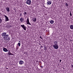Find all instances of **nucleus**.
<instances>
[{"mask_svg": "<svg viewBox=\"0 0 73 73\" xmlns=\"http://www.w3.org/2000/svg\"><path fill=\"white\" fill-rule=\"evenodd\" d=\"M52 46L55 49H57L59 48L58 45L57 44V42L56 41H54V44L52 45Z\"/></svg>", "mask_w": 73, "mask_h": 73, "instance_id": "obj_1", "label": "nucleus"}, {"mask_svg": "<svg viewBox=\"0 0 73 73\" xmlns=\"http://www.w3.org/2000/svg\"><path fill=\"white\" fill-rule=\"evenodd\" d=\"M4 38L5 40H8V41H9V40H10V37H9V35H8L7 34L6 36L4 37Z\"/></svg>", "mask_w": 73, "mask_h": 73, "instance_id": "obj_2", "label": "nucleus"}, {"mask_svg": "<svg viewBox=\"0 0 73 73\" xmlns=\"http://www.w3.org/2000/svg\"><path fill=\"white\" fill-rule=\"evenodd\" d=\"M20 21L21 23H25V21L24 20V19L23 17H22L20 18Z\"/></svg>", "mask_w": 73, "mask_h": 73, "instance_id": "obj_3", "label": "nucleus"}, {"mask_svg": "<svg viewBox=\"0 0 73 73\" xmlns=\"http://www.w3.org/2000/svg\"><path fill=\"white\" fill-rule=\"evenodd\" d=\"M26 3L27 4H28L29 5L31 4V0H27Z\"/></svg>", "mask_w": 73, "mask_h": 73, "instance_id": "obj_4", "label": "nucleus"}, {"mask_svg": "<svg viewBox=\"0 0 73 73\" xmlns=\"http://www.w3.org/2000/svg\"><path fill=\"white\" fill-rule=\"evenodd\" d=\"M27 24L31 25V24L29 22V18H28L27 19Z\"/></svg>", "mask_w": 73, "mask_h": 73, "instance_id": "obj_5", "label": "nucleus"}, {"mask_svg": "<svg viewBox=\"0 0 73 73\" xmlns=\"http://www.w3.org/2000/svg\"><path fill=\"white\" fill-rule=\"evenodd\" d=\"M21 26L22 27L23 29L25 30V31H26V28H27L26 26H25L24 25H21Z\"/></svg>", "mask_w": 73, "mask_h": 73, "instance_id": "obj_6", "label": "nucleus"}, {"mask_svg": "<svg viewBox=\"0 0 73 73\" xmlns=\"http://www.w3.org/2000/svg\"><path fill=\"white\" fill-rule=\"evenodd\" d=\"M4 16L5 17V20H6L5 21H9V19L7 16L6 15H4Z\"/></svg>", "mask_w": 73, "mask_h": 73, "instance_id": "obj_7", "label": "nucleus"}, {"mask_svg": "<svg viewBox=\"0 0 73 73\" xmlns=\"http://www.w3.org/2000/svg\"><path fill=\"white\" fill-rule=\"evenodd\" d=\"M7 33H4L2 34V36H4V37H6V36H7Z\"/></svg>", "mask_w": 73, "mask_h": 73, "instance_id": "obj_8", "label": "nucleus"}, {"mask_svg": "<svg viewBox=\"0 0 73 73\" xmlns=\"http://www.w3.org/2000/svg\"><path fill=\"white\" fill-rule=\"evenodd\" d=\"M19 63L20 65H22V64H24V61H23V60H20Z\"/></svg>", "mask_w": 73, "mask_h": 73, "instance_id": "obj_9", "label": "nucleus"}, {"mask_svg": "<svg viewBox=\"0 0 73 73\" xmlns=\"http://www.w3.org/2000/svg\"><path fill=\"white\" fill-rule=\"evenodd\" d=\"M3 50L4 51V52H8V50H7V49L4 47L3 48Z\"/></svg>", "mask_w": 73, "mask_h": 73, "instance_id": "obj_10", "label": "nucleus"}, {"mask_svg": "<svg viewBox=\"0 0 73 73\" xmlns=\"http://www.w3.org/2000/svg\"><path fill=\"white\" fill-rule=\"evenodd\" d=\"M47 4H48V5H50L52 4V1H49L47 2Z\"/></svg>", "mask_w": 73, "mask_h": 73, "instance_id": "obj_11", "label": "nucleus"}, {"mask_svg": "<svg viewBox=\"0 0 73 73\" xmlns=\"http://www.w3.org/2000/svg\"><path fill=\"white\" fill-rule=\"evenodd\" d=\"M32 20L33 21H34V22H36V18H33L32 19Z\"/></svg>", "mask_w": 73, "mask_h": 73, "instance_id": "obj_12", "label": "nucleus"}, {"mask_svg": "<svg viewBox=\"0 0 73 73\" xmlns=\"http://www.w3.org/2000/svg\"><path fill=\"white\" fill-rule=\"evenodd\" d=\"M6 10L7 11V12H9L10 11L9 10V7H6Z\"/></svg>", "mask_w": 73, "mask_h": 73, "instance_id": "obj_13", "label": "nucleus"}, {"mask_svg": "<svg viewBox=\"0 0 73 73\" xmlns=\"http://www.w3.org/2000/svg\"><path fill=\"white\" fill-rule=\"evenodd\" d=\"M65 5L66 7H67V8H68V7L69 6V5H68V4L67 3H65Z\"/></svg>", "mask_w": 73, "mask_h": 73, "instance_id": "obj_14", "label": "nucleus"}, {"mask_svg": "<svg viewBox=\"0 0 73 73\" xmlns=\"http://www.w3.org/2000/svg\"><path fill=\"white\" fill-rule=\"evenodd\" d=\"M54 21H53V20H51L50 21V23L51 24H53L54 23Z\"/></svg>", "mask_w": 73, "mask_h": 73, "instance_id": "obj_15", "label": "nucleus"}, {"mask_svg": "<svg viewBox=\"0 0 73 73\" xmlns=\"http://www.w3.org/2000/svg\"><path fill=\"white\" fill-rule=\"evenodd\" d=\"M70 29H73V25H70Z\"/></svg>", "mask_w": 73, "mask_h": 73, "instance_id": "obj_16", "label": "nucleus"}, {"mask_svg": "<svg viewBox=\"0 0 73 73\" xmlns=\"http://www.w3.org/2000/svg\"><path fill=\"white\" fill-rule=\"evenodd\" d=\"M12 54V53H11V52H10V51L9 50V52L8 53V54L9 55H11V54Z\"/></svg>", "mask_w": 73, "mask_h": 73, "instance_id": "obj_17", "label": "nucleus"}, {"mask_svg": "<svg viewBox=\"0 0 73 73\" xmlns=\"http://www.w3.org/2000/svg\"><path fill=\"white\" fill-rule=\"evenodd\" d=\"M21 45V44H20V42L18 43V45L19 46H20Z\"/></svg>", "mask_w": 73, "mask_h": 73, "instance_id": "obj_18", "label": "nucleus"}, {"mask_svg": "<svg viewBox=\"0 0 73 73\" xmlns=\"http://www.w3.org/2000/svg\"><path fill=\"white\" fill-rule=\"evenodd\" d=\"M47 49V48H46V46H45L44 47V50H46Z\"/></svg>", "mask_w": 73, "mask_h": 73, "instance_id": "obj_19", "label": "nucleus"}, {"mask_svg": "<svg viewBox=\"0 0 73 73\" xmlns=\"http://www.w3.org/2000/svg\"><path fill=\"white\" fill-rule=\"evenodd\" d=\"M24 14L25 15H27V12L25 11L24 13Z\"/></svg>", "mask_w": 73, "mask_h": 73, "instance_id": "obj_20", "label": "nucleus"}, {"mask_svg": "<svg viewBox=\"0 0 73 73\" xmlns=\"http://www.w3.org/2000/svg\"><path fill=\"white\" fill-rule=\"evenodd\" d=\"M70 16H72V13H71V11H70Z\"/></svg>", "mask_w": 73, "mask_h": 73, "instance_id": "obj_21", "label": "nucleus"}, {"mask_svg": "<svg viewBox=\"0 0 73 73\" xmlns=\"http://www.w3.org/2000/svg\"><path fill=\"white\" fill-rule=\"evenodd\" d=\"M20 16L21 17V16H22V13H21L20 15Z\"/></svg>", "mask_w": 73, "mask_h": 73, "instance_id": "obj_22", "label": "nucleus"}, {"mask_svg": "<svg viewBox=\"0 0 73 73\" xmlns=\"http://www.w3.org/2000/svg\"><path fill=\"white\" fill-rule=\"evenodd\" d=\"M53 4H52V7H52L53 8Z\"/></svg>", "mask_w": 73, "mask_h": 73, "instance_id": "obj_23", "label": "nucleus"}, {"mask_svg": "<svg viewBox=\"0 0 73 73\" xmlns=\"http://www.w3.org/2000/svg\"><path fill=\"white\" fill-rule=\"evenodd\" d=\"M71 66H72V68H73V65H71Z\"/></svg>", "mask_w": 73, "mask_h": 73, "instance_id": "obj_24", "label": "nucleus"}, {"mask_svg": "<svg viewBox=\"0 0 73 73\" xmlns=\"http://www.w3.org/2000/svg\"><path fill=\"white\" fill-rule=\"evenodd\" d=\"M40 38H41V39H42V37H41V36H40Z\"/></svg>", "mask_w": 73, "mask_h": 73, "instance_id": "obj_25", "label": "nucleus"}, {"mask_svg": "<svg viewBox=\"0 0 73 73\" xmlns=\"http://www.w3.org/2000/svg\"><path fill=\"white\" fill-rule=\"evenodd\" d=\"M11 55H12L13 56V55H14V54L11 53Z\"/></svg>", "mask_w": 73, "mask_h": 73, "instance_id": "obj_26", "label": "nucleus"}, {"mask_svg": "<svg viewBox=\"0 0 73 73\" xmlns=\"http://www.w3.org/2000/svg\"><path fill=\"white\" fill-rule=\"evenodd\" d=\"M61 60H60V63L61 62Z\"/></svg>", "mask_w": 73, "mask_h": 73, "instance_id": "obj_27", "label": "nucleus"}, {"mask_svg": "<svg viewBox=\"0 0 73 73\" xmlns=\"http://www.w3.org/2000/svg\"><path fill=\"white\" fill-rule=\"evenodd\" d=\"M38 62V60H37L36 61V63L37 64V62Z\"/></svg>", "mask_w": 73, "mask_h": 73, "instance_id": "obj_28", "label": "nucleus"}, {"mask_svg": "<svg viewBox=\"0 0 73 73\" xmlns=\"http://www.w3.org/2000/svg\"><path fill=\"white\" fill-rule=\"evenodd\" d=\"M40 68H43V66H40Z\"/></svg>", "mask_w": 73, "mask_h": 73, "instance_id": "obj_29", "label": "nucleus"}, {"mask_svg": "<svg viewBox=\"0 0 73 73\" xmlns=\"http://www.w3.org/2000/svg\"><path fill=\"white\" fill-rule=\"evenodd\" d=\"M13 9H14V10H16V8H14Z\"/></svg>", "mask_w": 73, "mask_h": 73, "instance_id": "obj_30", "label": "nucleus"}, {"mask_svg": "<svg viewBox=\"0 0 73 73\" xmlns=\"http://www.w3.org/2000/svg\"><path fill=\"white\" fill-rule=\"evenodd\" d=\"M44 7H45V8H46V7H45V6L44 5L43 6Z\"/></svg>", "mask_w": 73, "mask_h": 73, "instance_id": "obj_31", "label": "nucleus"}, {"mask_svg": "<svg viewBox=\"0 0 73 73\" xmlns=\"http://www.w3.org/2000/svg\"><path fill=\"white\" fill-rule=\"evenodd\" d=\"M26 54H27V52H26Z\"/></svg>", "mask_w": 73, "mask_h": 73, "instance_id": "obj_32", "label": "nucleus"}, {"mask_svg": "<svg viewBox=\"0 0 73 73\" xmlns=\"http://www.w3.org/2000/svg\"><path fill=\"white\" fill-rule=\"evenodd\" d=\"M19 42H21V41H19Z\"/></svg>", "mask_w": 73, "mask_h": 73, "instance_id": "obj_33", "label": "nucleus"}, {"mask_svg": "<svg viewBox=\"0 0 73 73\" xmlns=\"http://www.w3.org/2000/svg\"><path fill=\"white\" fill-rule=\"evenodd\" d=\"M22 48V49H23H23H24V48H23H23Z\"/></svg>", "mask_w": 73, "mask_h": 73, "instance_id": "obj_34", "label": "nucleus"}, {"mask_svg": "<svg viewBox=\"0 0 73 73\" xmlns=\"http://www.w3.org/2000/svg\"><path fill=\"white\" fill-rule=\"evenodd\" d=\"M41 48H42V46H41Z\"/></svg>", "mask_w": 73, "mask_h": 73, "instance_id": "obj_35", "label": "nucleus"}, {"mask_svg": "<svg viewBox=\"0 0 73 73\" xmlns=\"http://www.w3.org/2000/svg\"><path fill=\"white\" fill-rule=\"evenodd\" d=\"M23 45H22V47H23Z\"/></svg>", "mask_w": 73, "mask_h": 73, "instance_id": "obj_36", "label": "nucleus"}, {"mask_svg": "<svg viewBox=\"0 0 73 73\" xmlns=\"http://www.w3.org/2000/svg\"><path fill=\"white\" fill-rule=\"evenodd\" d=\"M6 69H8V68H6Z\"/></svg>", "mask_w": 73, "mask_h": 73, "instance_id": "obj_37", "label": "nucleus"}, {"mask_svg": "<svg viewBox=\"0 0 73 73\" xmlns=\"http://www.w3.org/2000/svg\"><path fill=\"white\" fill-rule=\"evenodd\" d=\"M24 52V53L25 54V52Z\"/></svg>", "mask_w": 73, "mask_h": 73, "instance_id": "obj_38", "label": "nucleus"}, {"mask_svg": "<svg viewBox=\"0 0 73 73\" xmlns=\"http://www.w3.org/2000/svg\"><path fill=\"white\" fill-rule=\"evenodd\" d=\"M51 49V50H52V49Z\"/></svg>", "mask_w": 73, "mask_h": 73, "instance_id": "obj_39", "label": "nucleus"}, {"mask_svg": "<svg viewBox=\"0 0 73 73\" xmlns=\"http://www.w3.org/2000/svg\"><path fill=\"white\" fill-rule=\"evenodd\" d=\"M49 49H50V48H49Z\"/></svg>", "mask_w": 73, "mask_h": 73, "instance_id": "obj_40", "label": "nucleus"}]
</instances>
